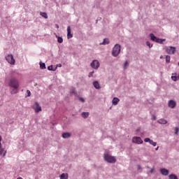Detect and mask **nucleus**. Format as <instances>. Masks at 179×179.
Listing matches in <instances>:
<instances>
[{
    "label": "nucleus",
    "mask_w": 179,
    "mask_h": 179,
    "mask_svg": "<svg viewBox=\"0 0 179 179\" xmlns=\"http://www.w3.org/2000/svg\"><path fill=\"white\" fill-rule=\"evenodd\" d=\"M150 37L152 41H155V43H158L159 44H163V41H166V39L159 38L155 36L153 34H150Z\"/></svg>",
    "instance_id": "20e7f679"
},
{
    "label": "nucleus",
    "mask_w": 179,
    "mask_h": 179,
    "mask_svg": "<svg viewBox=\"0 0 179 179\" xmlns=\"http://www.w3.org/2000/svg\"><path fill=\"white\" fill-rule=\"evenodd\" d=\"M171 59V57H170V55L166 56V64H170V60Z\"/></svg>",
    "instance_id": "c85d7f7f"
},
{
    "label": "nucleus",
    "mask_w": 179,
    "mask_h": 179,
    "mask_svg": "<svg viewBox=\"0 0 179 179\" xmlns=\"http://www.w3.org/2000/svg\"><path fill=\"white\" fill-rule=\"evenodd\" d=\"M150 145H152V146H157V143L153 141V140H151V141H150Z\"/></svg>",
    "instance_id": "7c9ffc66"
},
{
    "label": "nucleus",
    "mask_w": 179,
    "mask_h": 179,
    "mask_svg": "<svg viewBox=\"0 0 179 179\" xmlns=\"http://www.w3.org/2000/svg\"><path fill=\"white\" fill-rule=\"evenodd\" d=\"M138 170H142V166H141V165H138Z\"/></svg>",
    "instance_id": "a19ab883"
},
{
    "label": "nucleus",
    "mask_w": 179,
    "mask_h": 179,
    "mask_svg": "<svg viewBox=\"0 0 179 179\" xmlns=\"http://www.w3.org/2000/svg\"><path fill=\"white\" fill-rule=\"evenodd\" d=\"M168 104L170 108H176V106H177V103L174 100H170Z\"/></svg>",
    "instance_id": "9b49d317"
},
{
    "label": "nucleus",
    "mask_w": 179,
    "mask_h": 179,
    "mask_svg": "<svg viewBox=\"0 0 179 179\" xmlns=\"http://www.w3.org/2000/svg\"><path fill=\"white\" fill-rule=\"evenodd\" d=\"M103 159L105 162H107V163H110V164H114V163L117 162V159L114 156H111L108 154H104Z\"/></svg>",
    "instance_id": "f03ea898"
},
{
    "label": "nucleus",
    "mask_w": 179,
    "mask_h": 179,
    "mask_svg": "<svg viewBox=\"0 0 179 179\" xmlns=\"http://www.w3.org/2000/svg\"><path fill=\"white\" fill-rule=\"evenodd\" d=\"M118 103H120V99L114 97L113 99L112 100V104L113 106H117Z\"/></svg>",
    "instance_id": "dca6fc26"
},
{
    "label": "nucleus",
    "mask_w": 179,
    "mask_h": 179,
    "mask_svg": "<svg viewBox=\"0 0 179 179\" xmlns=\"http://www.w3.org/2000/svg\"><path fill=\"white\" fill-rule=\"evenodd\" d=\"M146 45H148V47H149V48H152L153 47V44L150 43L149 42V41H148L146 42Z\"/></svg>",
    "instance_id": "c756f323"
},
{
    "label": "nucleus",
    "mask_w": 179,
    "mask_h": 179,
    "mask_svg": "<svg viewBox=\"0 0 179 179\" xmlns=\"http://www.w3.org/2000/svg\"><path fill=\"white\" fill-rule=\"evenodd\" d=\"M157 119V117H156V115H152V120H154V121H156Z\"/></svg>",
    "instance_id": "e433bc0d"
},
{
    "label": "nucleus",
    "mask_w": 179,
    "mask_h": 179,
    "mask_svg": "<svg viewBox=\"0 0 179 179\" xmlns=\"http://www.w3.org/2000/svg\"><path fill=\"white\" fill-rule=\"evenodd\" d=\"M6 59L10 65H15L16 61L13 58V55H8L6 57Z\"/></svg>",
    "instance_id": "39448f33"
},
{
    "label": "nucleus",
    "mask_w": 179,
    "mask_h": 179,
    "mask_svg": "<svg viewBox=\"0 0 179 179\" xmlns=\"http://www.w3.org/2000/svg\"><path fill=\"white\" fill-rule=\"evenodd\" d=\"M79 100L81 101L82 103H85V99H83V97H80Z\"/></svg>",
    "instance_id": "4c0bfd02"
},
{
    "label": "nucleus",
    "mask_w": 179,
    "mask_h": 179,
    "mask_svg": "<svg viewBox=\"0 0 179 179\" xmlns=\"http://www.w3.org/2000/svg\"><path fill=\"white\" fill-rule=\"evenodd\" d=\"M73 37V35L72 33H71V26L67 27V38L69 40V38H72Z\"/></svg>",
    "instance_id": "ddd939ff"
},
{
    "label": "nucleus",
    "mask_w": 179,
    "mask_h": 179,
    "mask_svg": "<svg viewBox=\"0 0 179 179\" xmlns=\"http://www.w3.org/2000/svg\"><path fill=\"white\" fill-rule=\"evenodd\" d=\"M7 151L2 147V143H0V157L4 158L6 157Z\"/></svg>",
    "instance_id": "6e6552de"
},
{
    "label": "nucleus",
    "mask_w": 179,
    "mask_h": 179,
    "mask_svg": "<svg viewBox=\"0 0 179 179\" xmlns=\"http://www.w3.org/2000/svg\"><path fill=\"white\" fill-rule=\"evenodd\" d=\"M57 67L55 66H54L52 65H50V66H48V71H57Z\"/></svg>",
    "instance_id": "6ab92c4d"
},
{
    "label": "nucleus",
    "mask_w": 179,
    "mask_h": 179,
    "mask_svg": "<svg viewBox=\"0 0 179 179\" xmlns=\"http://www.w3.org/2000/svg\"><path fill=\"white\" fill-rule=\"evenodd\" d=\"M176 47L174 46H169L166 48V51L167 54H169L170 55H173V54H176Z\"/></svg>",
    "instance_id": "423d86ee"
},
{
    "label": "nucleus",
    "mask_w": 179,
    "mask_h": 179,
    "mask_svg": "<svg viewBox=\"0 0 179 179\" xmlns=\"http://www.w3.org/2000/svg\"><path fill=\"white\" fill-rule=\"evenodd\" d=\"M18 92H19L18 88H17V89H15V88H14V90H12L10 91V94H16V93H17Z\"/></svg>",
    "instance_id": "cd10ccee"
},
{
    "label": "nucleus",
    "mask_w": 179,
    "mask_h": 179,
    "mask_svg": "<svg viewBox=\"0 0 179 179\" xmlns=\"http://www.w3.org/2000/svg\"><path fill=\"white\" fill-rule=\"evenodd\" d=\"M93 73H94V71H91L88 74V78H92V76H93Z\"/></svg>",
    "instance_id": "72a5a7b5"
},
{
    "label": "nucleus",
    "mask_w": 179,
    "mask_h": 179,
    "mask_svg": "<svg viewBox=\"0 0 179 179\" xmlns=\"http://www.w3.org/2000/svg\"><path fill=\"white\" fill-rule=\"evenodd\" d=\"M150 173L151 174H153V173H155V169H152L150 171Z\"/></svg>",
    "instance_id": "58836bf2"
},
{
    "label": "nucleus",
    "mask_w": 179,
    "mask_h": 179,
    "mask_svg": "<svg viewBox=\"0 0 179 179\" xmlns=\"http://www.w3.org/2000/svg\"><path fill=\"white\" fill-rule=\"evenodd\" d=\"M91 68H93V69H99L100 67V63L99 62V60H93L90 64Z\"/></svg>",
    "instance_id": "0eeeda50"
},
{
    "label": "nucleus",
    "mask_w": 179,
    "mask_h": 179,
    "mask_svg": "<svg viewBox=\"0 0 179 179\" xmlns=\"http://www.w3.org/2000/svg\"><path fill=\"white\" fill-rule=\"evenodd\" d=\"M33 108L35 110V113H40V111H41V106H40V104L37 101L35 102Z\"/></svg>",
    "instance_id": "9d476101"
},
{
    "label": "nucleus",
    "mask_w": 179,
    "mask_h": 179,
    "mask_svg": "<svg viewBox=\"0 0 179 179\" xmlns=\"http://www.w3.org/2000/svg\"><path fill=\"white\" fill-rule=\"evenodd\" d=\"M121 52V45L116 43L112 50V55L113 57H117L120 55Z\"/></svg>",
    "instance_id": "f257e3e1"
},
{
    "label": "nucleus",
    "mask_w": 179,
    "mask_h": 179,
    "mask_svg": "<svg viewBox=\"0 0 179 179\" xmlns=\"http://www.w3.org/2000/svg\"><path fill=\"white\" fill-rule=\"evenodd\" d=\"M81 117H83V118H87L89 117V112H83L81 113Z\"/></svg>",
    "instance_id": "aec40b11"
},
{
    "label": "nucleus",
    "mask_w": 179,
    "mask_h": 179,
    "mask_svg": "<svg viewBox=\"0 0 179 179\" xmlns=\"http://www.w3.org/2000/svg\"><path fill=\"white\" fill-rule=\"evenodd\" d=\"M169 179H178V177L176 174H171L169 176Z\"/></svg>",
    "instance_id": "bb28decb"
},
{
    "label": "nucleus",
    "mask_w": 179,
    "mask_h": 179,
    "mask_svg": "<svg viewBox=\"0 0 179 179\" xmlns=\"http://www.w3.org/2000/svg\"><path fill=\"white\" fill-rule=\"evenodd\" d=\"M60 179H68V173H63L60 175Z\"/></svg>",
    "instance_id": "4be33fe9"
},
{
    "label": "nucleus",
    "mask_w": 179,
    "mask_h": 179,
    "mask_svg": "<svg viewBox=\"0 0 179 179\" xmlns=\"http://www.w3.org/2000/svg\"><path fill=\"white\" fill-rule=\"evenodd\" d=\"M150 141H152V140H150V138H146L144 139V142H146V143L148 142L149 143H150Z\"/></svg>",
    "instance_id": "f704fd0d"
},
{
    "label": "nucleus",
    "mask_w": 179,
    "mask_h": 179,
    "mask_svg": "<svg viewBox=\"0 0 179 179\" xmlns=\"http://www.w3.org/2000/svg\"><path fill=\"white\" fill-rule=\"evenodd\" d=\"M160 173L161 174H162V176H169V173H170V171H169V169H166V168H163L160 169Z\"/></svg>",
    "instance_id": "f8f14e48"
},
{
    "label": "nucleus",
    "mask_w": 179,
    "mask_h": 179,
    "mask_svg": "<svg viewBox=\"0 0 179 179\" xmlns=\"http://www.w3.org/2000/svg\"><path fill=\"white\" fill-rule=\"evenodd\" d=\"M56 37L57 38V42L59 43V44H62V43H64V38H62V36H58L56 35Z\"/></svg>",
    "instance_id": "5701e85b"
},
{
    "label": "nucleus",
    "mask_w": 179,
    "mask_h": 179,
    "mask_svg": "<svg viewBox=\"0 0 179 179\" xmlns=\"http://www.w3.org/2000/svg\"><path fill=\"white\" fill-rule=\"evenodd\" d=\"M70 93H72L73 94H76V90L75 88H72Z\"/></svg>",
    "instance_id": "473e14b6"
},
{
    "label": "nucleus",
    "mask_w": 179,
    "mask_h": 179,
    "mask_svg": "<svg viewBox=\"0 0 179 179\" xmlns=\"http://www.w3.org/2000/svg\"><path fill=\"white\" fill-rule=\"evenodd\" d=\"M39 65H40V69H46L45 63H43V62H40Z\"/></svg>",
    "instance_id": "b1692460"
},
{
    "label": "nucleus",
    "mask_w": 179,
    "mask_h": 179,
    "mask_svg": "<svg viewBox=\"0 0 179 179\" xmlns=\"http://www.w3.org/2000/svg\"><path fill=\"white\" fill-rule=\"evenodd\" d=\"M178 131H179L178 127H176V128H175V135H178Z\"/></svg>",
    "instance_id": "c9c22d12"
},
{
    "label": "nucleus",
    "mask_w": 179,
    "mask_h": 179,
    "mask_svg": "<svg viewBox=\"0 0 179 179\" xmlns=\"http://www.w3.org/2000/svg\"><path fill=\"white\" fill-rule=\"evenodd\" d=\"M2 142V136L0 135V143Z\"/></svg>",
    "instance_id": "c03bdc74"
},
{
    "label": "nucleus",
    "mask_w": 179,
    "mask_h": 179,
    "mask_svg": "<svg viewBox=\"0 0 179 179\" xmlns=\"http://www.w3.org/2000/svg\"><path fill=\"white\" fill-rule=\"evenodd\" d=\"M55 27H57V29H59V25H58L57 24H55Z\"/></svg>",
    "instance_id": "37998d69"
},
{
    "label": "nucleus",
    "mask_w": 179,
    "mask_h": 179,
    "mask_svg": "<svg viewBox=\"0 0 179 179\" xmlns=\"http://www.w3.org/2000/svg\"><path fill=\"white\" fill-rule=\"evenodd\" d=\"M158 124H167V120H166L165 119H159L157 120Z\"/></svg>",
    "instance_id": "412c9836"
},
{
    "label": "nucleus",
    "mask_w": 179,
    "mask_h": 179,
    "mask_svg": "<svg viewBox=\"0 0 179 179\" xmlns=\"http://www.w3.org/2000/svg\"><path fill=\"white\" fill-rule=\"evenodd\" d=\"M136 131L138 133V132H140L141 131V127L138 128Z\"/></svg>",
    "instance_id": "79ce46f5"
},
{
    "label": "nucleus",
    "mask_w": 179,
    "mask_h": 179,
    "mask_svg": "<svg viewBox=\"0 0 179 179\" xmlns=\"http://www.w3.org/2000/svg\"><path fill=\"white\" fill-rule=\"evenodd\" d=\"M30 96H31V92H30V90H27V97H30Z\"/></svg>",
    "instance_id": "2f4dec72"
},
{
    "label": "nucleus",
    "mask_w": 179,
    "mask_h": 179,
    "mask_svg": "<svg viewBox=\"0 0 179 179\" xmlns=\"http://www.w3.org/2000/svg\"><path fill=\"white\" fill-rule=\"evenodd\" d=\"M133 143H136L137 145H142L143 143V141L141 137H134L132 139Z\"/></svg>",
    "instance_id": "1a4fd4ad"
},
{
    "label": "nucleus",
    "mask_w": 179,
    "mask_h": 179,
    "mask_svg": "<svg viewBox=\"0 0 179 179\" xmlns=\"http://www.w3.org/2000/svg\"><path fill=\"white\" fill-rule=\"evenodd\" d=\"M94 87H95L97 90H100L101 89V87L100 86V83L99 81H94L92 83Z\"/></svg>",
    "instance_id": "4468645a"
},
{
    "label": "nucleus",
    "mask_w": 179,
    "mask_h": 179,
    "mask_svg": "<svg viewBox=\"0 0 179 179\" xmlns=\"http://www.w3.org/2000/svg\"><path fill=\"white\" fill-rule=\"evenodd\" d=\"M178 79H179V73H178Z\"/></svg>",
    "instance_id": "49530a36"
},
{
    "label": "nucleus",
    "mask_w": 179,
    "mask_h": 179,
    "mask_svg": "<svg viewBox=\"0 0 179 179\" xmlns=\"http://www.w3.org/2000/svg\"><path fill=\"white\" fill-rule=\"evenodd\" d=\"M8 86H10V87H13V89H19V82L16 78H12L8 83Z\"/></svg>",
    "instance_id": "7ed1b4c3"
},
{
    "label": "nucleus",
    "mask_w": 179,
    "mask_h": 179,
    "mask_svg": "<svg viewBox=\"0 0 179 179\" xmlns=\"http://www.w3.org/2000/svg\"><path fill=\"white\" fill-rule=\"evenodd\" d=\"M71 136H72V134L71 133L64 132L62 134V138L64 139H68V138H71Z\"/></svg>",
    "instance_id": "2eb2a0df"
},
{
    "label": "nucleus",
    "mask_w": 179,
    "mask_h": 179,
    "mask_svg": "<svg viewBox=\"0 0 179 179\" xmlns=\"http://www.w3.org/2000/svg\"><path fill=\"white\" fill-rule=\"evenodd\" d=\"M56 66H57V68H58V66H59V68H61V67L62 66V64H57Z\"/></svg>",
    "instance_id": "ea45409f"
},
{
    "label": "nucleus",
    "mask_w": 179,
    "mask_h": 179,
    "mask_svg": "<svg viewBox=\"0 0 179 179\" xmlns=\"http://www.w3.org/2000/svg\"><path fill=\"white\" fill-rule=\"evenodd\" d=\"M110 43V39L108 38H104L103 42L99 43L100 45H107Z\"/></svg>",
    "instance_id": "f3484780"
},
{
    "label": "nucleus",
    "mask_w": 179,
    "mask_h": 179,
    "mask_svg": "<svg viewBox=\"0 0 179 179\" xmlns=\"http://www.w3.org/2000/svg\"><path fill=\"white\" fill-rule=\"evenodd\" d=\"M155 150H159V146L155 148Z\"/></svg>",
    "instance_id": "a18cd8bd"
},
{
    "label": "nucleus",
    "mask_w": 179,
    "mask_h": 179,
    "mask_svg": "<svg viewBox=\"0 0 179 179\" xmlns=\"http://www.w3.org/2000/svg\"><path fill=\"white\" fill-rule=\"evenodd\" d=\"M171 79L173 80V82H177L178 80V76H177V73H172Z\"/></svg>",
    "instance_id": "a211bd4d"
},
{
    "label": "nucleus",
    "mask_w": 179,
    "mask_h": 179,
    "mask_svg": "<svg viewBox=\"0 0 179 179\" xmlns=\"http://www.w3.org/2000/svg\"><path fill=\"white\" fill-rule=\"evenodd\" d=\"M40 15L41 16H42V17H44L45 19H48V15H47V13L41 12Z\"/></svg>",
    "instance_id": "a878e982"
},
{
    "label": "nucleus",
    "mask_w": 179,
    "mask_h": 179,
    "mask_svg": "<svg viewBox=\"0 0 179 179\" xmlns=\"http://www.w3.org/2000/svg\"><path fill=\"white\" fill-rule=\"evenodd\" d=\"M128 66H129V62H128V61H126L124 64V67L123 69L124 71H126V69H127Z\"/></svg>",
    "instance_id": "393cba45"
}]
</instances>
